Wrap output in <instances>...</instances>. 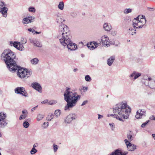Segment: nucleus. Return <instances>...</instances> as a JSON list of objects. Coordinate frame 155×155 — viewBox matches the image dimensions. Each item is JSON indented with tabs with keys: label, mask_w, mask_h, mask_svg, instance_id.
Masks as SVG:
<instances>
[{
	"label": "nucleus",
	"mask_w": 155,
	"mask_h": 155,
	"mask_svg": "<svg viewBox=\"0 0 155 155\" xmlns=\"http://www.w3.org/2000/svg\"><path fill=\"white\" fill-rule=\"evenodd\" d=\"M85 80L88 82H90L91 80V78L90 77V76L89 75H87L85 77Z\"/></svg>",
	"instance_id": "obj_35"
},
{
	"label": "nucleus",
	"mask_w": 155,
	"mask_h": 155,
	"mask_svg": "<svg viewBox=\"0 0 155 155\" xmlns=\"http://www.w3.org/2000/svg\"><path fill=\"white\" fill-rule=\"evenodd\" d=\"M17 49L20 51H23L24 49L23 45L20 42H19L18 46Z\"/></svg>",
	"instance_id": "obj_29"
},
{
	"label": "nucleus",
	"mask_w": 155,
	"mask_h": 155,
	"mask_svg": "<svg viewBox=\"0 0 155 155\" xmlns=\"http://www.w3.org/2000/svg\"><path fill=\"white\" fill-rule=\"evenodd\" d=\"M31 86L34 89L38 91L40 93L42 92V87L40 84L37 82H34L32 83Z\"/></svg>",
	"instance_id": "obj_13"
},
{
	"label": "nucleus",
	"mask_w": 155,
	"mask_h": 155,
	"mask_svg": "<svg viewBox=\"0 0 155 155\" xmlns=\"http://www.w3.org/2000/svg\"><path fill=\"white\" fill-rule=\"evenodd\" d=\"M136 28L130 27L129 29V33L131 35H133L134 34H136Z\"/></svg>",
	"instance_id": "obj_22"
},
{
	"label": "nucleus",
	"mask_w": 155,
	"mask_h": 155,
	"mask_svg": "<svg viewBox=\"0 0 155 155\" xmlns=\"http://www.w3.org/2000/svg\"><path fill=\"white\" fill-rule=\"evenodd\" d=\"M115 58L114 56H112L108 59L107 62V64L109 66H110L112 65L115 60Z\"/></svg>",
	"instance_id": "obj_18"
},
{
	"label": "nucleus",
	"mask_w": 155,
	"mask_h": 155,
	"mask_svg": "<svg viewBox=\"0 0 155 155\" xmlns=\"http://www.w3.org/2000/svg\"><path fill=\"white\" fill-rule=\"evenodd\" d=\"M6 117V114L1 112L0 113V120H5Z\"/></svg>",
	"instance_id": "obj_27"
},
{
	"label": "nucleus",
	"mask_w": 155,
	"mask_h": 155,
	"mask_svg": "<svg viewBox=\"0 0 155 155\" xmlns=\"http://www.w3.org/2000/svg\"><path fill=\"white\" fill-rule=\"evenodd\" d=\"M13 43L12 41H11L10 42V45L11 46H12L13 45Z\"/></svg>",
	"instance_id": "obj_61"
},
{
	"label": "nucleus",
	"mask_w": 155,
	"mask_h": 155,
	"mask_svg": "<svg viewBox=\"0 0 155 155\" xmlns=\"http://www.w3.org/2000/svg\"><path fill=\"white\" fill-rule=\"evenodd\" d=\"M34 45L35 46L38 47H42V45L36 39L34 43Z\"/></svg>",
	"instance_id": "obj_30"
},
{
	"label": "nucleus",
	"mask_w": 155,
	"mask_h": 155,
	"mask_svg": "<svg viewBox=\"0 0 155 155\" xmlns=\"http://www.w3.org/2000/svg\"><path fill=\"white\" fill-rule=\"evenodd\" d=\"M87 47L90 50L94 49V46L93 45V42L91 43L90 44L87 45Z\"/></svg>",
	"instance_id": "obj_31"
},
{
	"label": "nucleus",
	"mask_w": 155,
	"mask_h": 155,
	"mask_svg": "<svg viewBox=\"0 0 155 155\" xmlns=\"http://www.w3.org/2000/svg\"><path fill=\"white\" fill-rule=\"evenodd\" d=\"M93 45L94 46V49L97 48L98 46V44L96 42H93Z\"/></svg>",
	"instance_id": "obj_48"
},
{
	"label": "nucleus",
	"mask_w": 155,
	"mask_h": 155,
	"mask_svg": "<svg viewBox=\"0 0 155 155\" xmlns=\"http://www.w3.org/2000/svg\"><path fill=\"white\" fill-rule=\"evenodd\" d=\"M77 71H78V69L77 68H75L73 70V71L74 72H76Z\"/></svg>",
	"instance_id": "obj_63"
},
{
	"label": "nucleus",
	"mask_w": 155,
	"mask_h": 155,
	"mask_svg": "<svg viewBox=\"0 0 155 155\" xmlns=\"http://www.w3.org/2000/svg\"><path fill=\"white\" fill-rule=\"evenodd\" d=\"M28 31L30 32H32V33H34L35 31L34 29L31 28H28Z\"/></svg>",
	"instance_id": "obj_51"
},
{
	"label": "nucleus",
	"mask_w": 155,
	"mask_h": 155,
	"mask_svg": "<svg viewBox=\"0 0 155 155\" xmlns=\"http://www.w3.org/2000/svg\"><path fill=\"white\" fill-rule=\"evenodd\" d=\"M6 5L3 2L0 1V8L5 7Z\"/></svg>",
	"instance_id": "obj_39"
},
{
	"label": "nucleus",
	"mask_w": 155,
	"mask_h": 155,
	"mask_svg": "<svg viewBox=\"0 0 155 155\" xmlns=\"http://www.w3.org/2000/svg\"><path fill=\"white\" fill-rule=\"evenodd\" d=\"M21 42L22 44H25L27 42V40L26 38H22L21 40Z\"/></svg>",
	"instance_id": "obj_46"
},
{
	"label": "nucleus",
	"mask_w": 155,
	"mask_h": 155,
	"mask_svg": "<svg viewBox=\"0 0 155 155\" xmlns=\"http://www.w3.org/2000/svg\"><path fill=\"white\" fill-rule=\"evenodd\" d=\"M64 96V100L67 103L64 107V110L66 111H69L75 107L81 97L80 95H78L75 92H72L71 88L68 87H66Z\"/></svg>",
	"instance_id": "obj_2"
},
{
	"label": "nucleus",
	"mask_w": 155,
	"mask_h": 155,
	"mask_svg": "<svg viewBox=\"0 0 155 155\" xmlns=\"http://www.w3.org/2000/svg\"><path fill=\"white\" fill-rule=\"evenodd\" d=\"M88 102V101L87 100L84 101L81 104V106H83L85 105Z\"/></svg>",
	"instance_id": "obj_54"
},
{
	"label": "nucleus",
	"mask_w": 155,
	"mask_h": 155,
	"mask_svg": "<svg viewBox=\"0 0 155 155\" xmlns=\"http://www.w3.org/2000/svg\"><path fill=\"white\" fill-rule=\"evenodd\" d=\"M26 115L21 114L20 116L19 119L20 120H21L22 119H25L26 118Z\"/></svg>",
	"instance_id": "obj_42"
},
{
	"label": "nucleus",
	"mask_w": 155,
	"mask_h": 155,
	"mask_svg": "<svg viewBox=\"0 0 155 155\" xmlns=\"http://www.w3.org/2000/svg\"><path fill=\"white\" fill-rule=\"evenodd\" d=\"M15 57V53L9 49L5 50L1 55V59L4 61L10 71H14L15 69L13 68L17 67V64L14 60Z\"/></svg>",
	"instance_id": "obj_4"
},
{
	"label": "nucleus",
	"mask_w": 155,
	"mask_h": 155,
	"mask_svg": "<svg viewBox=\"0 0 155 155\" xmlns=\"http://www.w3.org/2000/svg\"><path fill=\"white\" fill-rule=\"evenodd\" d=\"M43 124L44 125H46L45 127H47L48 126V124H49V123L48 122H44L43 123Z\"/></svg>",
	"instance_id": "obj_55"
},
{
	"label": "nucleus",
	"mask_w": 155,
	"mask_h": 155,
	"mask_svg": "<svg viewBox=\"0 0 155 155\" xmlns=\"http://www.w3.org/2000/svg\"><path fill=\"white\" fill-rule=\"evenodd\" d=\"M37 152V150L35 149V148L33 147L30 151V153L31 154H34L36 153Z\"/></svg>",
	"instance_id": "obj_37"
},
{
	"label": "nucleus",
	"mask_w": 155,
	"mask_h": 155,
	"mask_svg": "<svg viewBox=\"0 0 155 155\" xmlns=\"http://www.w3.org/2000/svg\"><path fill=\"white\" fill-rule=\"evenodd\" d=\"M127 138L129 141H131L133 140V137L132 135L130 133L127 134Z\"/></svg>",
	"instance_id": "obj_38"
},
{
	"label": "nucleus",
	"mask_w": 155,
	"mask_h": 155,
	"mask_svg": "<svg viewBox=\"0 0 155 155\" xmlns=\"http://www.w3.org/2000/svg\"><path fill=\"white\" fill-rule=\"evenodd\" d=\"M61 114V111L60 110H57L54 112V114L57 117H58L60 116Z\"/></svg>",
	"instance_id": "obj_26"
},
{
	"label": "nucleus",
	"mask_w": 155,
	"mask_h": 155,
	"mask_svg": "<svg viewBox=\"0 0 155 155\" xmlns=\"http://www.w3.org/2000/svg\"><path fill=\"white\" fill-rule=\"evenodd\" d=\"M36 39H34L32 38H29V41L31 43H33V44L35 41L36 40Z\"/></svg>",
	"instance_id": "obj_50"
},
{
	"label": "nucleus",
	"mask_w": 155,
	"mask_h": 155,
	"mask_svg": "<svg viewBox=\"0 0 155 155\" xmlns=\"http://www.w3.org/2000/svg\"><path fill=\"white\" fill-rule=\"evenodd\" d=\"M127 106L125 101H123L118 103L113 107L114 112L118 115L114 116L116 118L122 121H124L123 119L128 118L131 109L129 107L127 108Z\"/></svg>",
	"instance_id": "obj_3"
},
{
	"label": "nucleus",
	"mask_w": 155,
	"mask_h": 155,
	"mask_svg": "<svg viewBox=\"0 0 155 155\" xmlns=\"http://www.w3.org/2000/svg\"><path fill=\"white\" fill-rule=\"evenodd\" d=\"M57 23L60 24H61L59 26V27L60 26L62 25H65L63 24L62 23L64 21H65V20L64 19H62L61 17L58 16L57 17Z\"/></svg>",
	"instance_id": "obj_21"
},
{
	"label": "nucleus",
	"mask_w": 155,
	"mask_h": 155,
	"mask_svg": "<svg viewBox=\"0 0 155 155\" xmlns=\"http://www.w3.org/2000/svg\"><path fill=\"white\" fill-rule=\"evenodd\" d=\"M15 91L16 93L18 94H20L22 95L28 97V94L25 91V88L23 87H16L15 89Z\"/></svg>",
	"instance_id": "obj_8"
},
{
	"label": "nucleus",
	"mask_w": 155,
	"mask_h": 155,
	"mask_svg": "<svg viewBox=\"0 0 155 155\" xmlns=\"http://www.w3.org/2000/svg\"><path fill=\"white\" fill-rule=\"evenodd\" d=\"M8 123L4 120H0V127L1 128H4L7 124Z\"/></svg>",
	"instance_id": "obj_19"
},
{
	"label": "nucleus",
	"mask_w": 155,
	"mask_h": 155,
	"mask_svg": "<svg viewBox=\"0 0 155 155\" xmlns=\"http://www.w3.org/2000/svg\"><path fill=\"white\" fill-rule=\"evenodd\" d=\"M39 60L38 58H35L32 59L31 60V64L33 65H36L37 64Z\"/></svg>",
	"instance_id": "obj_23"
},
{
	"label": "nucleus",
	"mask_w": 155,
	"mask_h": 155,
	"mask_svg": "<svg viewBox=\"0 0 155 155\" xmlns=\"http://www.w3.org/2000/svg\"><path fill=\"white\" fill-rule=\"evenodd\" d=\"M149 121L150 120H147L146 122L142 124L141 125V127L143 128L145 127L147 124L149 122Z\"/></svg>",
	"instance_id": "obj_43"
},
{
	"label": "nucleus",
	"mask_w": 155,
	"mask_h": 155,
	"mask_svg": "<svg viewBox=\"0 0 155 155\" xmlns=\"http://www.w3.org/2000/svg\"><path fill=\"white\" fill-rule=\"evenodd\" d=\"M146 81L145 84L149 86L151 88H155V78L146 76L144 77Z\"/></svg>",
	"instance_id": "obj_7"
},
{
	"label": "nucleus",
	"mask_w": 155,
	"mask_h": 155,
	"mask_svg": "<svg viewBox=\"0 0 155 155\" xmlns=\"http://www.w3.org/2000/svg\"><path fill=\"white\" fill-rule=\"evenodd\" d=\"M146 111L144 110L139 109L137 112L135 117L137 119L141 118L142 116H145Z\"/></svg>",
	"instance_id": "obj_12"
},
{
	"label": "nucleus",
	"mask_w": 155,
	"mask_h": 155,
	"mask_svg": "<svg viewBox=\"0 0 155 155\" xmlns=\"http://www.w3.org/2000/svg\"><path fill=\"white\" fill-rule=\"evenodd\" d=\"M23 127L25 128H27L29 126V124L27 121H24L23 123Z\"/></svg>",
	"instance_id": "obj_34"
},
{
	"label": "nucleus",
	"mask_w": 155,
	"mask_h": 155,
	"mask_svg": "<svg viewBox=\"0 0 155 155\" xmlns=\"http://www.w3.org/2000/svg\"><path fill=\"white\" fill-rule=\"evenodd\" d=\"M98 119H100L101 118L103 117V116L101 115L100 114H98Z\"/></svg>",
	"instance_id": "obj_58"
},
{
	"label": "nucleus",
	"mask_w": 155,
	"mask_h": 155,
	"mask_svg": "<svg viewBox=\"0 0 155 155\" xmlns=\"http://www.w3.org/2000/svg\"><path fill=\"white\" fill-rule=\"evenodd\" d=\"M71 15L73 17H76L77 16V14L76 12H71Z\"/></svg>",
	"instance_id": "obj_47"
},
{
	"label": "nucleus",
	"mask_w": 155,
	"mask_h": 155,
	"mask_svg": "<svg viewBox=\"0 0 155 155\" xmlns=\"http://www.w3.org/2000/svg\"><path fill=\"white\" fill-rule=\"evenodd\" d=\"M57 103V101L55 100H51L48 102V104L50 105H53L56 104Z\"/></svg>",
	"instance_id": "obj_41"
},
{
	"label": "nucleus",
	"mask_w": 155,
	"mask_h": 155,
	"mask_svg": "<svg viewBox=\"0 0 155 155\" xmlns=\"http://www.w3.org/2000/svg\"><path fill=\"white\" fill-rule=\"evenodd\" d=\"M22 113L23 114L25 115H27L28 114V111L26 110H22Z\"/></svg>",
	"instance_id": "obj_49"
},
{
	"label": "nucleus",
	"mask_w": 155,
	"mask_h": 155,
	"mask_svg": "<svg viewBox=\"0 0 155 155\" xmlns=\"http://www.w3.org/2000/svg\"><path fill=\"white\" fill-rule=\"evenodd\" d=\"M141 75L140 73H137L136 71H134L131 74L130 77V78H133L134 80H135Z\"/></svg>",
	"instance_id": "obj_16"
},
{
	"label": "nucleus",
	"mask_w": 155,
	"mask_h": 155,
	"mask_svg": "<svg viewBox=\"0 0 155 155\" xmlns=\"http://www.w3.org/2000/svg\"><path fill=\"white\" fill-rule=\"evenodd\" d=\"M58 8L61 10L64 9V3L63 2H59L58 6Z\"/></svg>",
	"instance_id": "obj_24"
},
{
	"label": "nucleus",
	"mask_w": 155,
	"mask_h": 155,
	"mask_svg": "<svg viewBox=\"0 0 155 155\" xmlns=\"http://www.w3.org/2000/svg\"><path fill=\"white\" fill-rule=\"evenodd\" d=\"M54 115L52 113L49 114L47 117V120L48 121H51Z\"/></svg>",
	"instance_id": "obj_25"
},
{
	"label": "nucleus",
	"mask_w": 155,
	"mask_h": 155,
	"mask_svg": "<svg viewBox=\"0 0 155 155\" xmlns=\"http://www.w3.org/2000/svg\"><path fill=\"white\" fill-rule=\"evenodd\" d=\"M103 28L106 31H110L112 29V27L110 23H106L103 25Z\"/></svg>",
	"instance_id": "obj_15"
},
{
	"label": "nucleus",
	"mask_w": 155,
	"mask_h": 155,
	"mask_svg": "<svg viewBox=\"0 0 155 155\" xmlns=\"http://www.w3.org/2000/svg\"><path fill=\"white\" fill-rule=\"evenodd\" d=\"M152 136L153 137V138H154V139L155 140V134H152Z\"/></svg>",
	"instance_id": "obj_64"
},
{
	"label": "nucleus",
	"mask_w": 155,
	"mask_h": 155,
	"mask_svg": "<svg viewBox=\"0 0 155 155\" xmlns=\"http://www.w3.org/2000/svg\"><path fill=\"white\" fill-rule=\"evenodd\" d=\"M48 100L46 99V100H44V101H42L41 102V103L42 104H45L47 103L48 102Z\"/></svg>",
	"instance_id": "obj_53"
},
{
	"label": "nucleus",
	"mask_w": 155,
	"mask_h": 155,
	"mask_svg": "<svg viewBox=\"0 0 155 155\" xmlns=\"http://www.w3.org/2000/svg\"><path fill=\"white\" fill-rule=\"evenodd\" d=\"M116 150L117 155H127L128 153V152L127 151L123 152L121 150L118 149H117Z\"/></svg>",
	"instance_id": "obj_20"
},
{
	"label": "nucleus",
	"mask_w": 155,
	"mask_h": 155,
	"mask_svg": "<svg viewBox=\"0 0 155 155\" xmlns=\"http://www.w3.org/2000/svg\"><path fill=\"white\" fill-rule=\"evenodd\" d=\"M37 144H34L33 146V147H34V148H35V147H37Z\"/></svg>",
	"instance_id": "obj_62"
},
{
	"label": "nucleus",
	"mask_w": 155,
	"mask_h": 155,
	"mask_svg": "<svg viewBox=\"0 0 155 155\" xmlns=\"http://www.w3.org/2000/svg\"><path fill=\"white\" fill-rule=\"evenodd\" d=\"M109 125L110 126L111 130H114L115 128L114 124L113 123H109Z\"/></svg>",
	"instance_id": "obj_36"
},
{
	"label": "nucleus",
	"mask_w": 155,
	"mask_h": 155,
	"mask_svg": "<svg viewBox=\"0 0 155 155\" xmlns=\"http://www.w3.org/2000/svg\"><path fill=\"white\" fill-rule=\"evenodd\" d=\"M19 42L15 41L13 43V46L17 48L18 46V44Z\"/></svg>",
	"instance_id": "obj_44"
},
{
	"label": "nucleus",
	"mask_w": 155,
	"mask_h": 155,
	"mask_svg": "<svg viewBox=\"0 0 155 155\" xmlns=\"http://www.w3.org/2000/svg\"><path fill=\"white\" fill-rule=\"evenodd\" d=\"M15 70L14 71H11L14 72L17 71V75L18 77L21 79H26L28 78L31 75L32 72L28 69H24L17 64V67L13 68Z\"/></svg>",
	"instance_id": "obj_5"
},
{
	"label": "nucleus",
	"mask_w": 155,
	"mask_h": 155,
	"mask_svg": "<svg viewBox=\"0 0 155 155\" xmlns=\"http://www.w3.org/2000/svg\"><path fill=\"white\" fill-rule=\"evenodd\" d=\"M28 10L29 12L34 13L36 11L35 8L34 7H30L28 8Z\"/></svg>",
	"instance_id": "obj_33"
},
{
	"label": "nucleus",
	"mask_w": 155,
	"mask_h": 155,
	"mask_svg": "<svg viewBox=\"0 0 155 155\" xmlns=\"http://www.w3.org/2000/svg\"><path fill=\"white\" fill-rule=\"evenodd\" d=\"M111 33L113 35H116L117 32L115 31H112Z\"/></svg>",
	"instance_id": "obj_57"
},
{
	"label": "nucleus",
	"mask_w": 155,
	"mask_h": 155,
	"mask_svg": "<svg viewBox=\"0 0 155 155\" xmlns=\"http://www.w3.org/2000/svg\"><path fill=\"white\" fill-rule=\"evenodd\" d=\"M37 107L38 105L33 107L31 110V111H33L35 110L37 108Z\"/></svg>",
	"instance_id": "obj_56"
},
{
	"label": "nucleus",
	"mask_w": 155,
	"mask_h": 155,
	"mask_svg": "<svg viewBox=\"0 0 155 155\" xmlns=\"http://www.w3.org/2000/svg\"><path fill=\"white\" fill-rule=\"evenodd\" d=\"M108 155H117L116 150L108 154Z\"/></svg>",
	"instance_id": "obj_45"
},
{
	"label": "nucleus",
	"mask_w": 155,
	"mask_h": 155,
	"mask_svg": "<svg viewBox=\"0 0 155 155\" xmlns=\"http://www.w3.org/2000/svg\"><path fill=\"white\" fill-rule=\"evenodd\" d=\"M8 10V8L7 7H4L0 8V12L4 17L6 18L7 16Z\"/></svg>",
	"instance_id": "obj_14"
},
{
	"label": "nucleus",
	"mask_w": 155,
	"mask_h": 155,
	"mask_svg": "<svg viewBox=\"0 0 155 155\" xmlns=\"http://www.w3.org/2000/svg\"><path fill=\"white\" fill-rule=\"evenodd\" d=\"M53 147L54 149V152H56L58 148V146L55 144H53Z\"/></svg>",
	"instance_id": "obj_40"
},
{
	"label": "nucleus",
	"mask_w": 155,
	"mask_h": 155,
	"mask_svg": "<svg viewBox=\"0 0 155 155\" xmlns=\"http://www.w3.org/2000/svg\"><path fill=\"white\" fill-rule=\"evenodd\" d=\"M35 19V18L32 16H27L24 18L22 20V23L24 24H27L33 22Z\"/></svg>",
	"instance_id": "obj_11"
},
{
	"label": "nucleus",
	"mask_w": 155,
	"mask_h": 155,
	"mask_svg": "<svg viewBox=\"0 0 155 155\" xmlns=\"http://www.w3.org/2000/svg\"><path fill=\"white\" fill-rule=\"evenodd\" d=\"M44 115L41 114H38L37 119L38 121H39L43 119L44 117Z\"/></svg>",
	"instance_id": "obj_28"
},
{
	"label": "nucleus",
	"mask_w": 155,
	"mask_h": 155,
	"mask_svg": "<svg viewBox=\"0 0 155 155\" xmlns=\"http://www.w3.org/2000/svg\"><path fill=\"white\" fill-rule=\"evenodd\" d=\"M132 9L130 8H126L124 10V12L125 14H127L132 12Z\"/></svg>",
	"instance_id": "obj_32"
},
{
	"label": "nucleus",
	"mask_w": 155,
	"mask_h": 155,
	"mask_svg": "<svg viewBox=\"0 0 155 155\" xmlns=\"http://www.w3.org/2000/svg\"><path fill=\"white\" fill-rule=\"evenodd\" d=\"M154 115H152V116H151L149 118L151 120H153V118H154Z\"/></svg>",
	"instance_id": "obj_59"
},
{
	"label": "nucleus",
	"mask_w": 155,
	"mask_h": 155,
	"mask_svg": "<svg viewBox=\"0 0 155 155\" xmlns=\"http://www.w3.org/2000/svg\"><path fill=\"white\" fill-rule=\"evenodd\" d=\"M124 141L127 146V145H128V144H129L131 143L130 142H129L127 139H125Z\"/></svg>",
	"instance_id": "obj_52"
},
{
	"label": "nucleus",
	"mask_w": 155,
	"mask_h": 155,
	"mask_svg": "<svg viewBox=\"0 0 155 155\" xmlns=\"http://www.w3.org/2000/svg\"><path fill=\"white\" fill-rule=\"evenodd\" d=\"M127 150L131 151H134L136 149V146L130 143V144L127 145Z\"/></svg>",
	"instance_id": "obj_17"
},
{
	"label": "nucleus",
	"mask_w": 155,
	"mask_h": 155,
	"mask_svg": "<svg viewBox=\"0 0 155 155\" xmlns=\"http://www.w3.org/2000/svg\"><path fill=\"white\" fill-rule=\"evenodd\" d=\"M77 118V116L76 114L73 113L65 117L64 121L67 124H70L72 120H75Z\"/></svg>",
	"instance_id": "obj_9"
},
{
	"label": "nucleus",
	"mask_w": 155,
	"mask_h": 155,
	"mask_svg": "<svg viewBox=\"0 0 155 155\" xmlns=\"http://www.w3.org/2000/svg\"><path fill=\"white\" fill-rule=\"evenodd\" d=\"M83 89L84 90H85L86 91H87V87H84L83 88Z\"/></svg>",
	"instance_id": "obj_60"
},
{
	"label": "nucleus",
	"mask_w": 155,
	"mask_h": 155,
	"mask_svg": "<svg viewBox=\"0 0 155 155\" xmlns=\"http://www.w3.org/2000/svg\"><path fill=\"white\" fill-rule=\"evenodd\" d=\"M57 38L61 44L71 51L75 50L77 48L76 45L71 41V36L69 31L68 27L66 25L60 26L57 35Z\"/></svg>",
	"instance_id": "obj_1"
},
{
	"label": "nucleus",
	"mask_w": 155,
	"mask_h": 155,
	"mask_svg": "<svg viewBox=\"0 0 155 155\" xmlns=\"http://www.w3.org/2000/svg\"><path fill=\"white\" fill-rule=\"evenodd\" d=\"M146 20L143 15H139L133 21L134 28H142L146 23Z\"/></svg>",
	"instance_id": "obj_6"
},
{
	"label": "nucleus",
	"mask_w": 155,
	"mask_h": 155,
	"mask_svg": "<svg viewBox=\"0 0 155 155\" xmlns=\"http://www.w3.org/2000/svg\"><path fill=\"white\" fill-rule=\"evenodd\" d=\"M101 42L102 45L104 46L107 47L110 46V42L109 41L108 37L106 35H104L101 37Z\"/></svg>",
	"instance_id": "obj_10"
}]
</instances>
